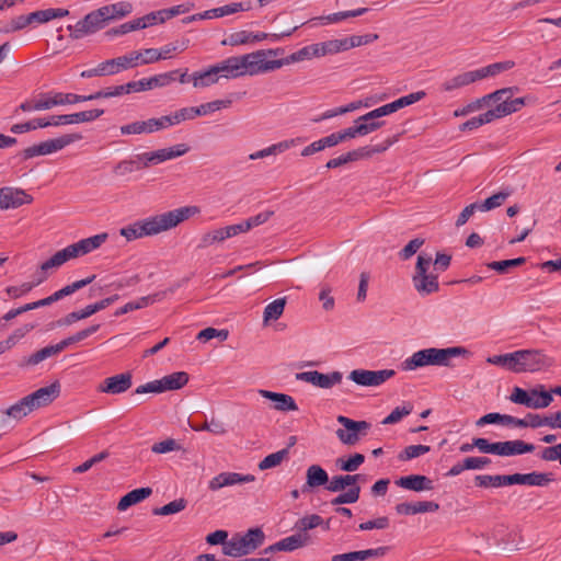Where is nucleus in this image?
<instances>
[{
    "instance_id": "f257e3e1",
    "label": "nucleus",
    "mask_w": 561,
    "mask_h": 561,
    "mask_svg": "<svg viewBox=\"0 0 561 561\" xmlns=\"http://www.w3.org/2000/svg\"><path fill=\"white\" fill-rule=\"evenodd\" d=\"M284 54L283 48L260 49L243 56L229 57L218 62L220 75L224 78H238L242 76H255L270 72L267 57H276Z\"/></svg>"
},
{
    "instance_id": "f03ea898",
    "label": "nucleus",
    "mask_w": 561,
    "mask_h": 561,
    "mask_svg": "<svg viewBox=\"0 0 561 561\" xmlns=\"http://www.w3.org/2000/svg\"><path fill=\"white\" fill-rule=\"evenodd\" d=\"M199 213L197 206H184L134 222L138 239L156 236L175 228L181 222Z\"/></svg>"
},
{
    "instance_id": "7ed1b4c3",
    "label": "nucleus",
    "mask_w": 561,
    "mask_h": 561,
    "mask_svg": "<svg viewBox=\"0 0 561 561\" xmlns=\"http://www.w3.org/2000/svg\"><path fill=\"white\" fill-rule=\"evenodd\" d=\"M468 351L461 346L447 348L430 347L420 350L405 358L400 364V369L411 371L426 366H450V359L466 354Z\"/></svg>"
},
{
    "instance_id": "20e7f679",
    "label": "nucleus",
    "mask_w": 561,
    "mask_h": 561,
    "mask_svg": "<svg viewBox=\"0 0 561 561\" xmlns=\"http://www.w3.org/2000/svg\"><path fill=\"white\" fill-rule=\"evenodd\" d=\"M264 539L265 535L261 528H250L243 535H234L222 549V553L232 558L248 556L261 547Z\"/></svg>"
},
{
    "instance_id": "39448f33",
    "label": "nucleus",
    "mask_w": 561,
    "mask_h": 561,
    "mask_svg": "<svg viewBox=\"0 0 561 561\" xmlns=\"http://www.w3.org/2000/svg\"><path fill=\"white\" fill-rule=\"evenodd\" d=\"M107 239V233H99L76 243L69 244L62 250L57 251L53 256L55 257L59 267L66 262L85 255L99 249Z\"/></svg>"
},
{
    "instance_id": "423d86ee",
    "label": "nucleus",
    "mask_w": 561,
    "mask_h": 561,
    "mask_svg": "<svg viewBox=\"0 0 561 561\" xmlns=\"http://www.w3.org/2000/svg\"><path fill=\"white\" fill-rule=\"evenodd\" d=\"M432 262L433 260L430 255L420 254L417 256L415 274L412 277V282L416 291L422 296L431 295L439 289L438 276L428 273Z\"/></svg>"
},
{
    "instance_id": "0eeeda50",
    "label": "nucleus",
    "mask_w": 561,
    "mask_h": 561,
    "mask_svg": "<svg viewBox=\"0 0 561 561\" xmlns=\"http://www.w3.org/2000/svg\"><path fill=\"white\" fill-rule=\"evenodd\" d=\"M107 25L100 8L91 11L83 19L78 21L75 25H68L69 36L72 39H80L87 35L94 34L95 32L104 28Z\"/></svg>"
},
{
    "instance_id": "6e6552de",
    "label": "nucleus",
    "mask_w": 561,
    "mask_h": 561,
    "mask_svg": "<svg viewBox=\"0 0 561 561\" xmlns=\"http://www.w3.org/2000/svg\"><path fill=\"white\" fill-rule=\"evenodd\" d=\"M553 360L540 350L517 351V374L535 373L550 367Z\"/></svg>"
},
{
    "instance_id": "1a4fd4ad",
    "label": "nucleus",
    "mask_w": 561,
    "mask_h": 561,
    "mask_svg": "<svg viewBox=\"0 0 561 561\" xmlns=\"http://www.w3.org/2000/svg\"><path fill=\"white\" fill-rule=\"evenodd\" d=\"M336 421L345 427L336 430L337 438L345 445H355L359 440V435L366 434L370 428V423L366 421H355L344 415H339Z\"/></svg>"
},
{
    "instance_id": "9d476101",
    "label": "nucleus",
    "mask_w": 561,
    "mask_h": 561,
    "mask_svg": "<svg viewBox=\"0 0 561 561\" xmlns=\"http://www.w3.org/2000/svg\"><path fill=\"white\" fill-rule=\"evenodd\" d=\"M426 96L425 91H416L413 93H410L408 95L401 96L398 100L385 104L380 107H377L364 115H362L363 119L369 121L375 118H380L386 115H390L405 106L412 105L421 100H423Z\"/></svg>"
},
{
    "instance_id": "9b49d317",
    "label": "nucleus",
    "mask_w": 561,
    "mask_h": 561,
    "mask_svg": "<svg viewBox=\"0 0 561 561\" xmlns=\"http://www.w3.org/2000/svg\"><path fill=\"white\" fill-rule=\"evenodd\" d=\"M396 375L393 369L367 370L354 369L348 378L355 383L364 387H378Z\"/></svg>"
},
{
    "instance_id": "f8f14e48",
    "label": "nucleus",
    "mask_w": 561,
    "mask_h": 561,
    "mask_svg": "<svg viewBox=\"0 0 561 561\" xmlns=\"http://www.w3.org/2000/svg\"><path fill=\"white\" fill-rule=\"evenodd\" d=\"M342 373L332 371L330 374H322L318 370L302 371L296 374V379L305 382L312 383L322 389H330L334 385L340 383L342 380Z\"/></svg>"
},
{
    "instance_id": "ddd939ff",
    "label": "nucleus",
    "mask_w": 561,
    "mask_h": 561,
    "mask_svg": "<svg viewBox=\"0 0 561 561\" xmlns=\"http://www.w3.org/2000/svg\"><path fill=\"white\" fill-rule=\"evenodd\" d=\"M168 128V123L165 122V115L159 118H149L147 121H137L126 125L121 126L122 135H140V134H151L161 129Z\"/></svg>"
},
{
    "instance_id": "4468645a",
    "label": "nucleus",
    "mask_w": 561,
    "mask_h": 561,
    "mask_svg": "<svg viewBox=\"0 0 561 561\" xmlns=\"http://www.w3.org/2000/svg\"><path fill=\"white\" fill-rule=\"evenodd\" d=\"M32 202L33 196L22 188L10 186L0 188V209L18 208Z\"/></svg>"
},
{
    "instance_id": "2eb2a0df",
    "label": "nucleus",
    "mask_w": 561,
    "mask_h": 561,
    "mask_svg": "<svg viewBox=\"0 0 561 561\" xmlns=\"http://www.w3.org/2000/svg\"><path fill=\"white\" fill-rule=\"evenodd\" d=\"M133 385L131 373H123L105 378L99 383L96 390L107 394H121L126 392Z\"/></svg>"
},
{
    "instance_id": "dca6fc26",
    "label": "nucleus",
    "mask_w": 561,
    "mask_h": 561,
    "mask_svg": "<svg viewBox=\"0 0 561 561\" xmlns=\"http://www.w3.org/2000/svg\"><path fill=\"white\" fill-rule=\"evenodd\" d=\"M553 481L551 473L533 471L529 473L506 474V485L522 484L531 486H546Z\"/></svg>"
},
{
    "instance_id": "f3484780",
    "label": "nucleus",
    "mask_w": 561,
    "mask_h": 561,
    "mask_svg": "<svg viewBox=\"0 0 561 561\" xmlns=\"http://www.w3.org/2000/svg\"><path fill=\"white\" fill-rule=\"evenodd\" d=\"M60 394V383L55 381L49 386L42 387L34 391L33 393L26 396V399L30 402L31 408L36 410L42 407H46L50 404L55 399H57Z\"/></svg>"
},
{
    "instance_id": "a211bd4d",
    "label": "nucleus",
    "mask_w": 561,
    "mask_h": 561,
    "mask_svg": "<svg viewBox=\"0 0 561 561\" xmlns=\"http://www.w3.org/2000/svg\"><path fill=\"white\" fill-rule=\"evenodd\" d=\"M515 91H518L517 87H508V88H503V89L496 90L490 94H486L480 99L474 100L473 102L467 104L462 108L456 110L454 112V115L456 117L466 116L469 113L480 110L484 104L489 103L490 101H493V102L501 101L505 94L510 95V93H513Z\"/></svg>"
},
{
    "instance_id": "6ab92c4d",
    "label": "nucleus",
    "mask_w": 561,
    "mask_h": 561,
    "mask_svg": "<svg viewBox=\"0 0 561 561\" xmlns=\"http://www.w3.org/2000/svg\"><path fill=\"white\" fill-rule=\"evenodd\" d=\"M139 59L140 55H138L137 51L134 50L127 55L107 59L103 62L107 76H113L123 70H127L139 66Z\"/></svg>"
},
{
    "instance_id": "aec40b11",
    "label": "nucleus",
    "mask_w": 561,
    "mask_h": 561,
    "mask_svg": "<svg viewBox=\"0 0 561 561\" xmlns=\"http://www.w3.org/2000/svg\"><path fill=\"white\" fill-rule=\"evenodd\" d=\"M254 480L255 477L253 474H241L238 472H221L209 481L208 488L211 491H217L225 486L253 482Z\"/></svg>"
},
{
    "instance_id": "412c9836",
    "label": "nucleus",
    "mask_w": 561,
    "mask_h": 561,
    "mask_svg": "<svg viewBox=\"0 0 561 561\" xmlns=\"http://www.w3.org/2000/svg\"><path fill=\"white\" fill-rule=\"evenodd\" d=\"M396 484L402 489L411 490L414 492L434 490L433 480L423 474H410L401 477L396 480Z\"/></svg>"
},
{
    "instance_id": "4be33fe9",
    "label": "nucleus",
    "mask_w": 561,
    "mask_h": 561,
    "mask_svg": "<svg viewBox=\"0 0 561 561\" xmlns=\"http://www.w3.org/2000/svg\"><path fill=\"white\" fill-rule=\"evenodd\" d=\"M513 94L514 92L510 93V95L505 94L501 101H497V105L494 108H492L494 114L496 115V118H502L504 116L518 112L523 106H525L528 103V96L512 99Z\"/></svg>"
},
{
    "instance_id": "5701e85b",
    "label": "nucleus",
    "mask_w": 561,
    "mask_h": 561,
    "mask_svg": "<svg viewBox=\"0 0 561 561\" xmlns=\"http://www.w3.org/2000/svg\"><path fill=\"white\" fill-rule=\"evenodd\" d=\"M389 547L382 546L374 549L351 551L346 553L334 554L332 561H365L373 558H381L387 554Z\"/></svg>"
},
{
    "instance_id": "b1692460",
    "label": "nucleus",
    "mask_w": 561,
    "mask_h": 561,
    "mask_svg": "<svg viewBox=\"0 0 561 561\" xmlns=\"http://www.w3.org/2000/svg\"><path fill=\"white\" fill-rule=\"evenodd\" d=\"M238 232L236 230L234 225H230L227 227L214 229L211 231H208L204 233L199 243L197 245L198 249H206L215 243L222 242L228 238L237 236Z\"/></svg>"
},
{
    "instance_id": "393cba45",
    "label": "nucleus",
    "mask_w": 561,
    "mask_h": 561,
    "mask_svg": "<svg viewBox=\"0 0 561 561\" xmlns=\"http://www.w3.org/2000/svg\"><path fill=\"white\" fill-rule=\"evenodd\" d=\"M397 514L399 515H415L421 513H434L439 510V504L432 501H421L415 503H399L394 507Z\"/></svg>"
},
{
    "instance_id": "a878e982",
    "label": "nucleus",
    "mask_w": 561,
    "mask_h": 561,
    "mask_svg": "<svg viewBox=\"0 0 561 561\" xmlns=\"http://www.w3.org/2000/svg\"><path fill=\"white\" fill-rule=\"evenodd\" d=\"M259 393L265 398L274 402V409L282 412L287 411H297L298 405L295 402L294 398L286 393L273 392L270 390H259Z\"/></svg>"
},
{
    "instance_id": "bb28decb",
    "label": "nucleus",
    "mask_w": 561,
    "mask_h": 561,
    "mask_svg": "<svg viewBox=\"0 0 561 561\" xmlns=\"http://www.w3.org/2000/svg\"><path fill=\"white\" fill-rule=\"evenodd\" d=\"M330 482L328 472L319 465H311L306 472V483L302 486V492L306 493L309 489L328 485Z\"/></svg>"
},
{
    "instance_id": "cd10ccee",
    "label": "nucleus",
    "mask_w": 561,
    "mask_h": 561,
    "mask_svg": "<svg viewBox=\"0 0 561 561\" xmlns=\"http://www.w3.org/2000/svg\"><path fill=\"white\" fill-rule=\"evenodd\" d=\"M106 23L123 19L133 12V4L128 1H119L100 8Z\"/></svg>"
},
{
    "instance_id": "c85d7f7f",
    "label": "nucleus",
    "mask_w": 561,
    "mask_h": 561,
    "mask_svg": "<svg viewBox=\"0 0 561 561\" xmlns=\"http://www.w3.org/2000/svg\"><path fill=\"white\" fill-rule=\"evenodd\" d=\"M101 310H102L101 305L99 301H96L94 304L85 306L81 310H77V311H72V312L68 313L64 318L57 320L56 324L58 327L71 325L72 323H75L79 320H82V319H87Z\"/></svg>"
},
{
    "instance_id": "c756f323",
    "label": "nucleus",
    "mask_w": 561,
    "mask_h": 561,
    "mask_svg": "<svg viewBox=\"0 0 561 561\" xmlns=\"http://www.w3.org/2000/svg\"><path fill=\"white\" fill-rule=\"evenodd\" d=\"M311 51H312L311 45H308V46H305V47L300 48L299 50L288 55L285 58L270 60L271 71L279 69L285 65H290L294 62H299V61L311 59V58H313V55L311 54Z\"/></svg>"
},
{
    "instance_id": "7c9ffc66",
    "label": "nucleus",
    "mask_w": 561,
    "mask_h": 561,
    "mask_svg": "<svg viewBox=\"0 0 561 561\" xmlns=\"http://www.w3.org/2000/svg\"><path fill=\"white\" fill-rule=\"evenodd\" d=\"M219 68L216 65L204 71H195L192 73V83L194 88H206L215 84L219 80Z\"/></svg>"
},
{
    "instance_id": "2f4dec72",
    "label": "nucleus",
    "mask_w": 561,
    "mask_h": 561,
    "mask_svg": "<svg viewBox=\"0 0 561 561\" xmlns=\"http://www.w3.org/2000/svg\"><path fill=\"white\" fill-rule=\"evenodd\" d=\"M82 139V135L79 133L66 134L60 137L48 139L43 142L44 150L46 154H50L57 152L65 147L71 145L72 142L79 141Z\"/></svg>"
},
{
    "instance_id": "473e14b6",
    "label": "nucleus",
    "mask_w": 561,
    "mask_h": 561,
    "mask_svg": "<svg viewBox=\"0 0 561 561\" xmlns=\"http://www.w3.org/2000/svg\"><path fill=\"white\" fill-rule=\"evenodd\" d=\"M152 494V489L149 486L135 489L125 494L117 504V510L123 512L128 507L140 503Z\"/></svg>"
},
{
    "instance_id": "72a5a7b5",
    "label": "nucleus",
    "mask_w": 561,
    "mask_h": 561,
    "mask_svg": "<svg viewBox=\"0 0 561 561\" xmlns=\"http://www.w3.org/2000/svg\"><path fill=\"white\" fill-rule=\"evenodd\" d=\"M310 541V536L308 533H296L291 536L280 539L278 546L280 551L291 552L299 548L307 546Z\"/></svg>"
},
{
    "instance_id": "f704fd0d",
    "label": "nucleus",
    "mask_w": 561,
    "mask_h": 561,
    "mask_svg": "<svg viewBox=\"0 0 561 561\" xmlns=\"http://www.w3.org/2000/svg\"><path fill=\"white\" fill-rule=\"evenodd\" d=\"M535 445L530 443H526L520 439L515 440H505L502 442L501 446V456H514V455H523L526 453H533L535 450Z\"/></svg>"
},
{
    "instance_id": "c9c22d12",
    "label": "nucleus",
    "mask_w": 561,
    "mask_h": 561,
    "mask_svg": "<svg viewBox=\"0 0 561 561\" xmlns=\"http://www.w3.org/2000/svg\"><path fill=\"white\" fill-rule=\"evenodd\" d=\"M362 474L334 476L327 485V490L330 492H340L347 486H359L357 482L362 479Z\"/></svg>"
},
{
    "instance_id": "e433bc0d",
    "label": "nucleus",
    "mask_w": 561,
    "mask_h": 561,
    "mask_svg": "<svg viewBox=\"0 0 561 561\" xmlns=\"http://www.w3.org/2000/svg\"><path fill=\"white\" fill-rule=\"evenodd\" d=\"M188 374L185 371H175L159 379L162 391L179 390L188 382Z\"/></svg>"
},
{
    "instance_id": "4c0bfd02",
    "label": "nucleus",
    "mask_w": 561,
    "mask_h": 561,
    "mask_svg": "<svg viewBox=\"0 0 561 561\" xmlns=\"http://www.w3.org/2000/svg\"><path fill=\"white\" fill-rule=\"evenodd\" d=\"M478 81V78H477V75H476V71H468V72H463V73H460L447 81H445L443 84H442V90L443 91H446V92H450V91H454L456 89H459V88H462V87H466L470 83H473Z\"/></svg>"
},
{
    "instance_id": "58836bf2",
    "label": "nucleus",
    "mask_w": 561,
    "mask_h": 561,
    "mask_svg": "<svg viewBox=\"0 0 561 561\" xmlns=\"http://www.w3.org/2000/svg\"><path fill=\"white\" fill-rule=\"evenodd\" d=\"M515 67V62L513 60H505L500 62L491 64L486 67H482L480 69L474 70L478 80H482L488 77H494L501 72L507 71Z\"/></svg>"
},
{
    "instance_id": "ea45409f",
    "label": "nucleus",
    "mask_w": 561,
    "mask_h": 561,
    "mask_svg": "<svg viewBox=\"0 0 561 561\" xmlns=\"http://www.w3.org/2000/svg\"><path fill=\"white\" fill-rule=\"evenodd\" d=\"M399 135H394L393 137H389L385 139L381 144H378L376 146H365L357 148L358 157L359 159H368L371 158L374 154L381 153L386 151L388 148H390L394 142L398 141Z\"/></svg>"
},
{
    "instance_id": "a19ab883",
    "label": "nucleus",
    "mask_w": 561,
    "mask_h": 561,
    "mask_svg": "<svg viewBox=\"0 0 561 561\" xmlns=\"http://www.w3.org/2000/svg\"><path fill=\"white\" fill-rule=\"evenodd\" d=\"M512 194L513 188L505 187L502 191L497 192L496 194H493L492 196L488 197L483 203H478L479 210L488 211L496 207H500Z\"/></svg>"
},
{
    "instance_id": "79ce46f5",
    "label": "nucleus",
    "mask_w": 561,
    "mask_h": 561,
    "mask_svg": "<svg viewBox=\"0 0 561 561\" xmlns=\"http://www.w3.org/2000/svg\"><path fill=\"white\" fill-rule=\"evenodd\" d=\"M295 141H296L295 139H289V140H284V141L274 144L267 148H264L254 153H251L249 156V158L251 160H256V159H263V158L272 156V154L276 156L278 153L286 151L290 147H293L295 145Z\"/></svg>"
},
{
    "instance_id": "37998d69",
    "label": "nucleus",
    "mask_w": 561,
    "mask_h": 561,
    "mask_svg": "<svg viewBox=\"0 0 561 561\" xmlns=\"http://www.w3.org/2000/svg\"><path fill=\"white\" fill-rule=\"evenodd\" d=\"M492 365L501 366L510 371L517 374V351L507 354L493 355L486 358Z\"/></svg>"
},
{
    "instance_id": "c03bdc74",
    "label": "nucleus",
    "mask_w": 561,
    "mask_h": 561,
    "mask_svg": "<svg viewBox=\"0 0 561 561\" xmlns=\"http://www.w3.org/2000/svg\"><path fill=\"white\" fill-rule=\"evenodd\" d=\"M273 215H274L273 210L262 211V213H260V214H257L255 216H252V217L248 218L247 220H244V221H242L240 224H236L234 225L236 230H237L238 234L247 232L251 228L257 227V226L266 222Z\"/></svg>"
},
{
    "instance_id": "a18cd8bd",
    "label": "nucleus",
    "mask_w": 561,
    "mask_h": 561,
    "mask_svg": "<svg viewBox=\"0 0 561 561\" xmlns=\"http://www.w3.org/2000/svg\"><path fill=\"white\" fill-rule=\"evenodd\" d=\"M287 299L286 297L277 298L274 301L270 302L263 312V321L267 323L272 320H277L282 317L285 310Z\"/></svg>"
},
{
    "instance_id": "49530a36",
    "label": "nucleus",
    "mask_w": 561,
    "mask_h": 561,
    "mask_svg": "<svg viewBox=\"0 0 561 561\" xmlns=\"http://www.w3.org/2000/svg\"><path fill=\"white\" fill-rule=\"evenodd\" d=\"M496 119V115L493 110H488L485 113L474 116L459 126L461 131L473 130L481 127L484 124L491 123Z\"/></svg>"
},
{
    "instance_id": "de8ad7c7",
    "label": "nucleus",
    "mask_w": 561,
    "mask_h": 561,
    "mask_svg": "<svg viewBox=\"0 0 561 561\" xmlns=\"http://www.w3.org/2000/svg\"><path fill=\"white\" fill-rule=\"evenodd\" d=\"M32 411H34L33 408H31L28 400L26 399V397H24L20 401L8 408L4 411V414L8 417H12L19 421L26 416L27 414H30Z\"/></svg>"
},
{
    "instance_id": "09e8293b",
    "label": "nucleus",
    "mask_w": 561,
    "mask_h": 561,
    "mask_svg": "<svg viewBox=\"0 0 561 561\" xmlns=\"http://www.w3.org/2000/svg\"><path fill=\"white\" fill-rule=\"evenodd\" d=\"M474 484L479 488H500L506 485V474H481L474 477Z\"/></svg>"
},
{
    "instance_id": "8fccbe9b",
    "label": "nucleus",
    "mask_w": 561,
    "mask_h": 561,
    "mask_svg": "<svg viewBox=\"0 0 561 561\" xmlns=\"http://www.w3.org/2000/svg\"><path fill=\"white\" fill-rule=\"evenodd\" d=\"M251 10V2H232L219 8L211 9L213 15H216V18H222L229 14H234L237 12L241 11H249Z\"/></svg>"
},
{
    "instance_id": "3c124183",
    "label": "nucleus",
    "mask_w": 561,
    "mask_h": 561,
    "mask_svg": "<svg viewBox=\"0 0 561 561\" xmlns=\"http://www.w3.org/2000/svg\"><path fill=\"white\" fill-rule=\"evenodd\" d=\"M231 100H215L208 103L201 104L199 106H194L195 116H203L221 108H228L231 105Z\"/></svg>"
},
{
    "instance_id": "603ef678",
    "label": "nucleus",
    "mask_w": 561,
    "mask_h": 561,
    "mask_svg": "<svg viewBox=\"0 0 561 561\" xmlns=\"http://www.w3.org/2000/svg\"><path fill=\"white\" fill-rule=\"evenodd\" d=\"M196 118L194 106L182 107L170 115H165V122L169 126L180 124L185 121H192Z\"/></svg>"
},
{
    "instance_id": "864d4df0",
    "label": "nucleus",
    "mask_w": 561,
    "mask_h": 561,
    "mask_svg": "<svg viewBox=\"0 0 561 561\" xmlns=\"http://www.w3.org/2000/svg\"><path fill=\"white\" fill-rule=\"evenodd\" d=\"M526 263V257L520 256L516 259L503 260V261H493L488 263V267L496 271L499 274H506L510 268L520 266Z\"/></svg>"
},
{
    "instance_id": "5fc2aeb1",
    "label": "nucleus",
    "mask_w": 561,
    "mask_h": 561,
    "mask_svg": "<svg viewBox=\"0 0 561 561\" xmlns=\"http://www.w3.org/2000/svg\"><path fill=\"white\" fill-rule=\"evenodd\" d=\"M552 390L546 391L543 387L538 389H531L530 394L534 397L533 399V409H545L548 408L553 401Z\"/></svg>"
},
{
    "instance_id": "6e6d98bb",
    "label": "nucleus",
    "mask_w": 561,
    "mask_h": 561,
    "mask_svg": "<svg viewBox=\"0 0 561 561\" xmlns=\"http://www.w3.org/2000/svg\"><path fill=\"white\" fill-rule=\"evenodd\" d=\"M46 278V275H42L34 283H23L21 286H9L5 288V293L13 299L20 298L31 291L35 286L42 284Z\"/></svg>"
},
{
    "instance_id": "4d7b16f0",
    "label": "nucleus",
    "mask_w": 561,
    "mask_h": 561,
    "mask_svg": "<svg viewBox=\"0 0 561 561\" xmlns=\"http://www.w3.org/2000/svg\"><path fill=\"white\" fill-rule=\"evenodd\" d=\"M365 461V456L363 454H354L350 458H339L336 459V466L346 472H354L356 471L360 465H363Z\"/></svg>"
},
{
    "instance_id": "13d9d810",
    "label": "nucleus",
    "mask_w": 561,
    "mask_h": 561,
    "mask_svg": "<svg viewBox=\"0 0 561 561\" xmlns=\"http://www.w3.org/2000/svg\"><path fill=\"white\" fill-rule=\"evenodd\" d=\"M288 456V449L284 448L276 453L267 455L259 462L260 470H267L271 468H275L282 463V461Z\"/></svg>"
},
{
    "instance_id": "bf43d9fd",
    "label": "nucleus",
    "mask_w": 561,
    "mask_h": 561,
    "mask_svg": "<svg viewBox=\"0 0 561 561\" xmlns=\"http://www.w3.org/2000/svg\"><path fill=\"white\" fill-rule=\"evenodd\" d=\"M186 505H187V501L185 499L181 497V499L174 500L161 507L153 508L152 514L153 515H163V516L176 514V513H180L181 511H183L186 507Z\"/></svg>"
},
{
    "instance_id": "052dcab7",
    "label": "nucleus",
    "mask_w": 561,
    "mask_h": 561,
    "mask_svg": "<svg viewBox=\"0 0 561 561\" xmlns=\"http://www.w3.org/2000/svg\"><path fill=\"white\" fill-rule=\"evenodd\" d=\"M47 127L46 118H34L25 123H19L11 126L10 130L13 134H24L31 130H35L37 128Z\"/></svg>"
},
{
    "instance_id": "680f3d73",
    "label": "nucleus",
    "mask_w": 561,
    "mask_h": 561,
    "mask_svg": "<svg viewBox=\"0 0 561 561\" xmlns=\"http://www.w3.org/2000/svg\"><path fill=\"white\" fill-rule=\"evenodd\" d=\"M430 450L431 447L427 445H410L399 453L398 459L400 461H408L427 454Z\"/></svg>"
},
{
    "instance_id": "e2e57ef3",
    "label": "nucleus",
    "mask_w": 561,
    "mask_h": 561,
    "mask_svg": "<svg viewBox=\"0 0 561 561\" xmlns=\"http://www.w3.org/2000/svg\"><path fill=\"white\" fill-rule=\"evenodd\" d=\"M158 151L160 154V160L164 162L167 160L175 159L185 154L190 151V147L185 144H178L170 148L158 149Z\"/></svg>"
},
{
    "instance_id": "0e129e2a",
    "label": "nucleus",
    "mask_w": 561,
    "mask_h": 561,
    "mask_svg": "<svg viewBox=\"0 0 561 561\" xmlns=\"http://www.w3.org/2000/svg\"><path fill=\"white\" fill-rule=\"evenodd\" d=\"M158 151L160 154V160L164 162L167 160L175 159L185 154L190 151V147L185 144H178L170 148L158 149Z\"/></svg>"
},
{
    "instance_id": "69168bd1",
    "label": "nucleus",
    "mask_w": 561,
    "mask_h": 561,
    "mask_svg": "<svg viewBox=\"0 0 561 561\" xmlns=\"http://www.w3.org/2000/svg\"><path fill=\"white\" fill-rule=\"evenodd\" d=\"M360 486L348 488L346 492L339 494L331 501L332 505L353 504L358 501Z\"/></svg>"
},
{
    "instance_id": "338daca9",
    "label": "nucleus",
    "mask_w": 561,
    "mask_h": 561,
    "mask_svg": "<svg viewBox=\"0 0 561 561\" xmlns=\"http://www.w3.org/2000/svg\"><path fill=\"white\" fill-rule=\"evenodd\" d=\"M323 519L318 514L307 515L302 518H300L296 523V528L299 530V533H308V530L313 529L320 525H322Z\"/></svg>"
},
{
    "instance_id": "774afa93",
    "label": "nucleus",
    "mask_w": 561,
    "mask_h": 561,
    "mask_svg": "<svg viewBox=\"0 0 561 561\" xmlns=\"http://www.w3.org/2000/svg\"><path fill=\"white\" fill-rule=\"evenodd\" d=\"M533 399L534 397L530 394V391L527 392L519 387H515L510 396V400L513 403L522 404L530 409H533Z\"/></svg>"
}]
</instances>
